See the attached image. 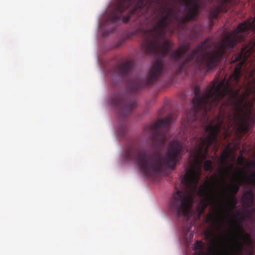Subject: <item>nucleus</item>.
<instances>
[{"instance_id":"obj_1","label":"nucleus","mask_w":255,"mask_h":255,"mask_svg":"<svg viewBox=\"0 0 255 255\" xmlns=\"http://www.w3.org/2000/svg\"><path fill=\"white\" fill-rule=\"evenodd\" d=\"M246 107H192L186 113L183 139L192 146L190 156L192 165L181 179L184 190L176 189L170 199V211L177 217H188L195 194L203 197L197 207V212L202 214L207 207L216 198L215 189L220 184L225 185L226 178L229 177L234 165L222 168L220 181L216 176L211 177L204 185L199 187L202 174L201 166L207 157L210 145L216 149L218 136L222 131L224 137L232 133H247L250 130L249 113Z\"/></svg>"},{"instance_id":"obj_2","label":"nucleus","mask_w":255,"mask_h":255,"mask_svg":"<svg viewBox=\"0 0 255 255\" xmlns=\"http://www.w3.org/2000/svg\"><path fill=\"white\" fill-rule=\"evenodd\" d=\"M188 9L187 13L179 17V10L174 6L167 7L168 3L161 0H119L116 4L108 22L117 23L121 21L128 22L130 17L136 15L142 24H148L151 19L154 23L149 29H142L143 40L141 44L147 54L154 56L155 61L144 80L135 79L130 83H153L163 74L166 65L164 57L170 50V42L166 39V29L173 20L179 27L184 29L187 22L194 20L198 15V2L196 0H179Z\"/></svg>"},{"instance_id":"obj_3","label":"nucleus","mask_w":255,"mask_h":255,"mask_svg":"<svg viewBox=\"0 0 255 255\" xmlns=\"http://www.w3.org/2000/svg\"><path fill=\"white\" fill-rule=\"evenodd\" d=\"M184 149V144L179 140L170 142L167 152L163 156L159 152H151L132 145L126 149L124 158L135 163L144 176L152 177L166 168L173 169L181 160Z\"/></svg>"},{"instance_id":"obj_4","label":"nucleus","mask_w":255,"mask_h":255,"mask_svg":"<svg viewBox=\"0 0 255 255\" xmlns=\"http://www.w3.org/2000/svg\"><path fill=\"white\" fill-rule=\"evenodd\" d=\"M174 116L170 114L164 119L157 120L153 125L145 127V129L150 134L153 140V145L158 149L164 147L169 136L167 133L170 124L173 120Z\"/></svg>"},{"instance_id":"obj_5","label":"nucleus","mask_w":255,"mask_h":255,"mask_svg":"<svg viewBox=\"0 0 255 255\" xmlns=\"http://www.w3.org/2000/svg\"><path fill=\"white\" fill-rule=\"evenodd\" d=\"M110 103L117 109L121 122L127 121V117L131 114L136 106L134 99H129L122 93H116L113 95L110 98Z\"/></svg>"},{"instance_id":"obj_6","label":"nucleus","mask_w":255,"mask_h":255,"mask_svg":"<svg viewBox=\"0 0 255 255\" xmlns=\"http://www.w3.org/2000/svg\"><path fill=\"white\" fill-rule=\"evenodd\" d=\"M235 173L238 177L235 178L234 181H232L230 185L228 186L230 195H228L226 192L223 193L222 195L224 197H236L239 191L240 185L245 183V178L247 177V175L243 170L240 169Z\"/></svg>"},{"instance_id":"obj_7","label":"nucleus","mask_w":255,"mask_h":255,"mask_svg":"<svg viewBox=\"0 0 255 255\" xmlns=\"http://www.w3.org/2000/svg\"><path fill=\"white\" fill-rule=\"evenodd\" d=\"M133 65L132 61L128 60L121 65H118L115 68V71L119 76L126 78L130 74Z\"/></svg>"},{"instance_id":"obj_8","label":"nucleus","mask_w":255,"mask_h":255,"mask_svg":"<svg viewBox=\"0 0 255 255\" xmlns=\"http://www.w3.org/2000/svg\"><path fill=\"white\" fill-rule=\"evenodd\" d=\"M239 213L233 214L234 218L243 221L249 220L254 221L255 220V208H252L248 211L242 212L238 210Z\"/></svg>"},{"instance_id":"obj_9","label":"nucleus","mask_w":255,"mask_h":255,"mask_svg":"<svg viewBox=\"0 0 255 255\" xmlns=\"http://www.w3.org/2000/svg\"><path fill=\"white\" fill-rule=\"evenodd\" d=\"M255 195L252 190L250 189L245 191L242 197V200L243 204L248 207H251L254 205Z\"/></svg>"},{"instance_id":"obj_10","label":"nucleus","mask_w":255,"mask_h":255,"mask_svg":"<svg viewBox=\"0 0 255 255\" xmlns=\"http://www.w3.org/2000/svg\"><path fill=\"white\" fill-rule=\"evenodd\" d=\"M224 3L217 6L214 9H212L210 13V16L212 19H216L218 18L220 12L227 11V10L224 8Z\"/></svg>"},{"instance_id":"obj_11","label":"nucleus","mask_w":255,"mask_h":255,"mask_svg":"<svg viewBox=\"0 0 255 255\" xmlns=\"http://www.w3.org/2000/svg\"><path fill=\"white\" fill-rule=\"evenodd\" d=\"M194 250L196 251L194 253V255H205L204 252L203 242L201 241H197L196 242Z\"/></svg>"},{"instance_id":"obj_12","label":"nucleus","mask_w":255,"mask_h":255,"mask_svg":"<svg viewBox=\"0 0 255 255\" xmlns=\"http://www.w3.org/2000/svg\"><path fill=\"white\" fill-rule=\"evenodd\" d=\"M204 168L206 171H211L213 169V163L211 160H207L204 162Z\"/></svg>"},{"instance_id":"obj_13","label":"nucleus","mask_w":255,"mask_h":255,"mask_svg":"<svg viewBox=\"0 0 255 255\" xmlns=\"http://www.w3.org/2000/svg\"><path fill=\"white\" fill-rule=\"evenodd\" d=\"M119 130L121 133H124L127 130L126 125L124 123H122L119 127Z\"/></svg>"},{"instance_id":"obj_14","label":"nucleus","mask_w":255,"mask_h":255,"mask_svg":"<svg viewBox=\"0 0 255 255\" xmlns=\"http://www.w3.org/2000/svg\"><path fill=\"white\" fill-rule=\"evenodd\" d=\"M207 220L208 222H213L215 220V217L214 214L210 213L207 216Z\"/></svg>"},{"instance_id":"obj_15","label":"nucleus","mask_w":255,"mask_h":255,"mask_svg":"<svg viewBox=\"0 0 255 255\" xmlns=\"http://www.w3.org/2000/svg\"><path fill=\"white\" fill-rule=\"evenodd\" d=\"M249 180L253 185H255V174H253L250 177H247Z\"/></svg>"},{"instance_id":"obj_16","label":"nucleus","mask_w":255,"mask_h":255,"mask_svg":"<svg viewBox=\"0 0 255 255\" xmlns=\"http://www.w3.org/2000/svg\"><path fill=\"white\" fill-rule=\"evenodd\" d=\"M244 161H245V159L244 158L240 155L238 157V163L240 165H242L244 162Z\"/></svg>"},{"instance_id":"obj_17","label":"nucleus","mask_w":255,"mask_h":255,"mask_svg":"<svg viewBox=\"0 0 255 255\" xmlns=\"http://www.w3.org/2000/svg\"><path fill=\"white\" fill-rule=\"evenodd\" d=\"M222 156L223 158L224 159H226L228 157V155H227V151H224L223 152Z\"/></svg>"},{"instance_id":"obj_18","label":"nucleus","mask_w":255,"mask_h":255,"mask_svg":"<svg viewBox=\"0 0 255 255\" xmlns=\"http://www.w3.org/2000/svg\"><path fill=\"white\" fill-rule=\"evenodd\" d=\"M233 0H225V2L226 3H229L231 2Z\"/></svg>"},{"instance_id":"obj_19","label":"nucleus","mask_w":255,"mask_h":255,"mask_svg":"<svg viewBox=\"0 0 255 255\" xmlns=\"http://www.w3.org/2000/svg\"><path fill=\"white\" fill-rule=\"evenodd\" d=\"M190 230V228L189 227V228L187 229V230L186 231V233H188V232H189Z\"/></svg>"}]
</instances>
